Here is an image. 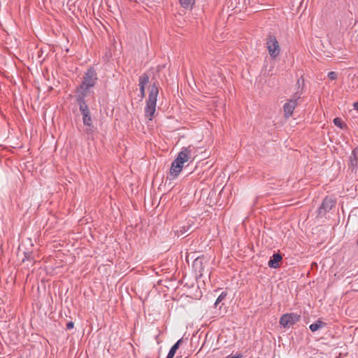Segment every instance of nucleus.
Listing matches in <instances>:
<instances>
[{
  "mask_svg": "<svg viewBox=\"0 0 358 358\" xmlns=\"http://www.w3.org/2000/svg\"><path fill=\"white\" fill-rule=\"evenodd\" d=\"M152 84L148 87V98L145 107V116L152 120L156 111V103L160 86L159 82L154 78Z\"/></svg>",
  "mask_w": 358,
  "mask_h": 358,
  "instance_id": "1",
  "label": "nucleus"
},
{
  "mask_svg": "<svg viewBox=\"0 0 358 358\" xmlns=\"http://www.w3.org/2000/svg\"><path fill=\"white\" fill-rule=\"evenodd\" d=\"M190 152L191 150L189 148H183L172 162L170 169V174L173 179L177 178L181 172L184 163L187 162L189 158Z\"/></svg>",
  "mask_w": 358,
  "mask_h": 358,
  "instance_id": "2",
  "label": "nucleus"
},
{
  "mask_svg": "<svg viewBox=\"0 0 358 358\" xmlns=\"http://www.w3.org/2000/svg\"><path fill=\"white\" fill-rule=\"evenodd\" d=\"M296 85H298V90L294 94L292 99H289L283 106L285 117L287 118L292 115L293 111L297 106V101L302 94V88H301L299 79L297 80Z\"/></svg>",
  "mask_w": 358,
  "mask_h": 358,
  "instance_id": "3",
  "label": "nucleus"
},
{
  "mask_svg": "<svg viewBox=\"0 0 358 358\" xmlns=\"http://www.w3.org/2000/svg\"><path fill=\"white\" fill-rule=\"evenodd\" d=\"M80 111L83 115V124L85 126V132L87 134H92L94 131V127L92 124V120L89 106L87 103L78 104Z\"/></svg>",
  "mask_w": 358,
  "mask_h": 358,
  "instance_id": "4",
  "label": "nucleus"
},
{
  "mask_svg": "<svg viewBox=\"0 0 358 358\" xmlns=\"http://www.w3.org/2000/svg\"><path fill=\"white\" fill-rule=\"evenodd\" d=\"M266 44L269 55L275 59L280 55V48L276 37L271 32L266 36Z\"/></svg>",
  "mask_w": 358,
  "mask_h": 358,
  "instance_id": "5",
  "label": "nucleus"
},
{
  "mask_svg": "<svg viewBox=\"0 0 358 358\" xmlns=\"http://www.w3.org/2000/svg\"><path fill=\"white\" fill-rule=\"evenodd\" d=\"M336 203V199L331 196H325L320 206L317 210V217H324L328 212H329L334 207H335Z\"/></svg>",
  "mask_w": 358,
  "mask_h": 358,
  "instance_id": "6",
  "label": "nucleus"
},
{
  "mask_svg": "<svg viewBox=\"0 0 358 358\" xmlns=\"http://www.w3.org/2000/svg\"><path fill=\"white\" fill-rule=\"evenodd\" d=\"M301 320V315L295 313H285L283 314L279 320V323L284 328H289L291 326L296 324Z\"/></svg>",
  "mask_w": 358,
  "mask_h": 358,
  "instance_id": "7",
  "label": "nucleus"
},
{
  "mask_svg": "<svg viewBox=\"0 0 358 358\" xmlns=\"http://www.w3.org/2000/svg\"><path fill=\"white\" fill-rule=\"evenodd\" d=\"M97 74L96 71L93 67L89 68L86 72H85L83 81L80 83L81 85L93 87L96 85L97 80Z\"/></svg>",
  "mask_w": 358,
  "mask_h": 358,
  "instance_id": "8",
  "label": "nucleus"
},
{
  "mask_svg": "<svg viewBox=\"0 0 358 358\" xmlns=\"http://www.w3.org/2000/svg\"><path fill=\"white\" fill-rule=\"evenodd\" d=\"M90 87H87L81 84H80V85L76 87V101L78 104L87 103L85 97L90 94Z\"/></svg>",
  "mask_w": 358,
  "mask_h": 358,
  "instance_id": "9",
  "label": "nucleus"
},
{
  "mask_svg": "<svg viewBox=\"0 0 358 358\" xmlns=\"http://www.w3.org/2000/svg\"><path fill=\"white\" fill-rule=\"evenodd\" d=\"M204 256L196 257L192 264V267L196 274L200 277H203L204 274L205 266L203 265Z\"/></svg>",
  "mask_w": 358,
  "mask_h": 358,
  "instance_id": "10",
  "label": "nucleus"
},
{
  "mask_svg": "<svg viewBox=\"0 0 358 358\" xmlns=\"http://www.w3.org/2000/svg\"><path fill=\"white\" fill-rule=\"evenodd\" d=\"M150 76L148 73H144L139 76L138 78V86L140 90V94L141 99H143L145 96V86L149 83Z\"/></svg>",
  "mask_w": 358,
  "mask_h": 358,
  "instance_id": "11",
  "label": "nucleus"
},
{
  "mask_svg": "<svg viewBox=\"0 0 358 358\" xmlns=\"http://www.w3.org/2000/svg\"><path fill=\"white\" fill-rule=\"evenodd\" d=\"M358 167V155H357V150L354 149L352 152L351 155L350 156L348 168L351 170L352 172H357Z\"/></svg>",
  "mask_w": 358,
  "mask_h": 358,
  "instance_id": "12",
  "label": "nucleus"
},
{
  "mask_svg": "<svg viewBox=\"0 0 358 358\" xmlns=\"http://www.w3.org/2000/svg\"><path fill=\"white\" fill-rule=\"evenodd\" d=\"M282 261V256L280 252L274 253L268 262V266L272 268L280 267V263Z\"/></svg>",
  "mask_w": 358,
  "mask_h": 358,
  "instance_id": "13",
  "label": "nucleus"
},
{
  "mask_svg": "<svg viewBox=\"0 0 358 358\" xmlns=\"http://www.w3.org/2000/svg\"><path fill=\"white\" fill-rule=\"evenodd\" d=\"M183 343L182 338L179 339L170 349L166 358H173L177 350L180 345Z\"/></svg>",
  "mask_w": 358,
  "mask_h": 358,
  "instance_id": "14",
  "label": "nucleus"
},
{
  "mask_svg": "<svg viewBox=\"0 0 358 358\" xmlns=\"http://www.w3.org/2000/svg\"><path fill=\"white\" fill-rule=\"evenodd\" d=\"M193 223H194L193 221H191V222H190V220H189L185 225L180 227L179 228V229L177 230L178 235L181 236V235H183L185 233L188 232L191 229Z\"/></svg>",
  "mask_w": 358,
  "mask_h": 358,
  "instance_id": "15",
  "label": "nucleus"
},
{
  "mask_svg": "<svg viewBox=\"0 0 358 358\" xmlns=\"http://www.w3.org/2000/svg\"><path fill=\"white\" fill-rule=\"evenodd\" d=\"M326 325H327V323H325L324 322H323L319 319L315 322L310 324L309 326V329L312 332H315L316 331L319 330L320 329L326 327Z\"/></svg>",
  "mask_w": 358,
  "mask_h": 358,
  "instance_id": "16",
  "label": "nucleus"
},
{
  "mask_svg": "<svg viewBox=\"0 0 358 358\" xmlns=\"http://www.w3.org/2000/svg\"><path fill=\"white\" fill-rule=\"evenodd\" d=\"M180 6L185 8H192V6L194 4V0H179Z\"/></svg>",
  "mask_w": 358,
  "mask_h": 358,
  "instance_id": "17",
  "label": "nucleus"
},
{
  "mask_svg": "<svg viewBox=\"0 0 358 358\" xmlns=\"http://www.w3.org/2000/svg\"><path fill=\"white\" fill-rule=\"evenodd\" d=\"M334 124L338 127L341 129H343L345 124L343 122L342 120L340 117H336L333 120Z\"/></svg>",
  "mask_w": 358,
  "mask_h": 358,
  "instance_id": "18",
  "label": "nucleus"
},
{
  "mask_svg": "<svg viewBox=\"0 0 358 358\" xmlns=\"http://www.w3.org/2000/svg\"><path fill=\"white\" fill-rule=\"evenodd\" d=\"M227 295V292H222L221 293V294L217 297V299L215 303V305L217 306L219 303L222 301L226 298Z\"/></svg>",
  "mask_w": 358,
  "mask_h": 358,
  "instance_id": "19",
  "label": "nucleus"
},
{
  "mask_svg": "<svg viewBox=\"0 0 358 358\" xmlns=\"http://www.w3.org/2000/svg\"><path fill=\"white\" fill-rule=\"evenodd\" d=\"M337 73L335 71H330L328 73V78L331 80H336L337 78Z\"/></svg>",
  "mask_w": 358,
  "mask_h": 358,
  "instance_id": "20",
  "label": "nucleus"
},
{
  "mask_svg": "<svg viewBox=\"0 0 358 358\" xmlns=\"http://www.w3.org/2000/svg\"><path fill=\"white\" fill-rule=\"evenodd\" d=\"M73 327H74V322H73L72 321H70L66 324V329L70 330V329H72Z\"/></svg>",
  "mask_w": 358,
  "mask_h": 358,
  "instance_id": "21",
  "label": "nucleus"
},
{
  "mask_svg": "<svg viewBox=\"0 0 358 358\" xmlns=\"http://www.w3.org/2000/svg\"><path fill=\"white\" fill-rule=\"evenodd\" d=\"M25 257L27 259H31L32 257H31V253H25Z\"/></svg>",
  "mask_w": 358,
  "mask_h": 358,
  "instance_id": "22",
  "label": "nucleus"
},
{
  "mask_svg": "<svg viewBox=\"0 0 358 358\" xmlns=\"http://www.w3.org/2000/svg\"><path fill=\"white\" fill-rule=\"evenodd\" d=\"M354 108L358 111V102H355L353 104Z\"/></svg>",
  "mask_w": 358,
  "mask_h": 358,
  "instance_id": "23",
  "label": "nucleus"
}]
</instances>
